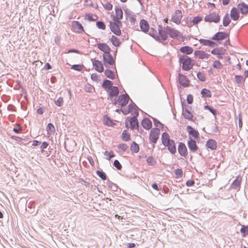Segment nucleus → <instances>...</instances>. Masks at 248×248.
I'll use <instances>...</instances> for the list:
<instances>
[{"instance_id":"c85d7f7f","label":"nucleus","mask_w":248,"mask_h":248,"mask_svg":"<svg viewBox=\"0 0 248 248\" xmlns=\"http://www.w3.org/2000/svg\"><path fill=\"white\" fill-rule=\"evenodd\" d=\"M179 50L182 53L185 54L186 55L191 54L193 52V48L187 46L181 47Z\"/></svg>"},{"instance_id":"774afa93","label":"nucleus","mask_w":248,"mask_h":248,"mask_svg":"<svg viewBox=\"0 0 248 248\" xmlns=\"http://www.w3.org/2000/svg\"><path fill=\"white\" fill-rule=\"evenodd\" d=\"M113 21L112 23H115L119 27V28L121 29V28L122 26V22L120 21L121 19H115V18H112Z\"/></svg>"},{"instance_id":"c9c22d12","label":"nucleus","mask_w":248,"mask_h":248,"mask_svg":"<svg viewBox=\"0 0 248 248\" xmlns=\"http://www.w3.org/2000/svg\"><path fill=\"white\" fill-rule=\"evenodd\" d=\"M201 93L202 97L210 98L212 96L211 91L206 88H203L202 90Z\"/></svg>"},{"instance_id":"864d4df0","label":"nucleus","mask_w":248,"mask_h":248,"mask_svg":"<svg viewBox=\"0 0 248 248\" xmlns=\"http://www.w3.org/2000/svg\"><path fill=\"white\" fill-rule=\"evenodd\" d=\"M147 163L150 166H154L156 161L152 156H149L146 160Z\"/></svg>"},{"instance_id":"72a5a7b5","label":"nucleus","mask_w":248,"mask_h":248,"mask_svg":"<svg viewBox=\"0 0 248 248\" xmlns=\"http://www.w3.org/2000/svg\"><path fill=\"white\" fill-rule=\"evenodd\" d=\"M149 35L152 37L156 41H159V37L157 35V31L155 29L151 28L149 32Z\"/></svg>"},{"instance_id":"2f4dec72","label":"nucleus","mask_w":248,"mask_h":248,"mask_svg":"<svg viewBox=\"0 0 248 248\" xmlns=\"http://www.w3.org/2000/svg\"><path fill=\"white\" fill-rule=\"evenodd\" d=\"M104 124L108 126H113L116 125V124L107 115H105L104 116Z\"/></svg>"},{"instance_id":"bf43d9fd","label":"nucleus","mask_w":248,"mask_h":248,"mask_svg":"<svg viewBox=\"0 0 248 248\" xmlns=\"http://www.w3.org/2000/svg\"><path fill=\"white\" fill-rule=\"evenodd\" d=\"M104 155L107 156V159L108 160H110L111 158L115 156V155L112 151H110L109 153L108 151H105L104 152Z\"/></svg>"},{"instance_id":"7c9ffc66","label":"nucleus","mask_w":248,"mask_h":248,"mask_svg":"<svg viewBox=\"0 0 248 248\" xmlns=\"http://www.w3.org/2000/svg\"><path fill=\"white\" fill-rule=\"evenodd\" d=\"M113 86V82L111 80L108 79H105L104 80L102 84V87L105 90H109L110 88H112Z\"/></svg>"},{"instance_id":"69168bd1","label":"nucleus","mask_w":248,"mask_h":248,"mask_svg":"<svg viewBox=\"0 0 248 248\" xmlns=\"http://www.w3.org/2000/svg\"><path fill=\"white\" fill-rule=\"evenodd\" d=\"M136 105L132 101L131 103H130L128 106V110L130 111V113L132 112L134 108H136Z\"/></svg>"},{"instance_id":"bb28decb","label":"nucleus","mask_w":248,"mask_h":248,"mask_svg":"<svg viewBox=\"0 0 248 248\" xmlns=\"http://www.w3.org/2000/svg\"><path fill=\"white\" fill-rule=\"evenodd\" d=\"M206 147L212 150H214L217 149V142L213 139H209L206 143Z\"/></svg>"},{"instance_id":"e2e57ef3","label":"nucleus","mask_w":248,"mask_h":248,"mask_svg":"<svg viewBox=\"0 0 248 248\" xmlns=\"http://www.w3.org/2000/svg\"><path fill=\"white\" fill-rule=\"evenodd\" d=\"M151 118H152V119L153 120L154 125L156 127H157L159 125H160L161 127H163V124L159 120H158L156 118H154L153 117H151Z\"/></svg>"},{"instance_id":"6e6d98bb","label":"nucleus","mask_w":248,"mask_h":248,"mask_svg":"<svg viewBox=\"0 0 248 248\" xmlns=\"http://www.w3.org/2000/svg\"><path fill=\"white\" fill-rule=\"evenodd\" d=\"M198 78L201 81L204 82L206 80L205 74L201 72H199L197 74Z\"/></svg>"},{"instance_id":"603ef678","label":"nucleus","mask_w":248,"mask_h":248,"mask_svg":"<svg viewBox=\"0 0 248 248\" xmlns=\"http://www.w3.org/2000/svg\"><path fill=\"white\" fill-rule=\"evenodd\" d=\"M234 79L237 84H240L242 82H244L245 79L243 78L241 75H235Z\"/></svg>"},{"instance_id":"423d86ee","label":"nucleus","mask_w":248,"mask_h":248,"mask_svg":"<svg viewBox=\"0 0 248 248\" xmlns=\"http://www.w3.org/2000/svg\"><path fill=\"white\" fill-rule=\"evenodd\" d=\"M103 58L104 64L106 67L107 66V64H108L110 65H113L115 64V61L112 55L110 54V52L107 54H103Z\"/></svg>"},{"instance_id":"6ab92c4d","label":"nucleus","mask_w":248,"mask_h":248,"mask_svg":"<svg viewBox=\"0 0 248 248\" xmlns=\"http://www.w3.org/2000/svg\"><path fill=\"white\" fill-rule=\"evenodd\" d=\"M237 8L240 12L243 15L248 14V4L244 2H242L237 5Z\"/></svg>"},{"instance_id":"393cba45","label":"nucleus","mask_w":248,"mask_h":248,"mask_svg":"<svg viewBox=\"0 0 248 248\" xmlns=\"http://www.w3.org/2000/svg\"><path fill=\"white\" fill-rule=\"evenodd\" d=\"M140 28L144 32H147L149 30V25L148 22L145 19H141L140 22Z\"/></svg>"},{"instance_id":"a19ab883","label":"nucleus","mask_w":248,"mask_h":248,"mask_svg":"<svg viewBox=\"0 0 248 248\" xmlns=\"http://www.w3.org/2000/svg\"><path fill=\"white\" fill-rule=\"evenodd\" d=\"M181 105L182 108V114L187 113V112H190V109L191 107L187 105L184 102L181 101Z\"/></svg>"},{"instance_id":"cd10ccee","label":"nucleus","mask_w":248,"mask_h":248,"mask_svg":"<svg viewBox=\"0 0 248 248\" xmlns=\"http://www.w3.org/2000/svg\"><path fill=\"white\" fill-rule=\"evenodd\" d=\"M115 11L116 16H114L113 18L122 19L123 17V13L121 7L116 6L115 7Z\"/></svg>"},{"instance_id":"4be33fe9","label":"nucleus","mask_w":248,"mask_h":248,"mask_svg":"<svg viewBox=\"0 0 248 248\" xmlns=\"http://www.w3.org/2000/svg\"><path fill=\"white\" fill-rule=\"evenodd\" d=\"M239 11L238 8L232 7L231 11L230 16L231 18L234 21H236L238 20L240 15H239Z\"/></svg>"},{"instance_id":"5701e85b","label":"nucleus","mask_w":248,"mask_h":248,"mask_svg":"<svg viewBox=\"0 0 248 248\" xmlns=\"http://www.w3.org/2000/svg\"><path fill=\"white\" fill-rule=\"evenodd\" d=\"M186 130L190 136L193 137L195 139H198L199 138V133L198 131L193 128L191 126L187 125L186 127Z\"/></svg>"},{"instance_id":"0e129e2a","label":"nucleus","mask_w":248,"mask_h":248,"mask_svg":"<svg viewBox=\"0 0 248 248\" xmlns=\"http://www.w3.org/2000/svg\"><path fill=\"white\" fill-rule=\"evenodd\" d=\"M190 22H191L190 21V19H189L188 17H187L186 18H184L183 20L182 21V25L183 26H186L187 25L188 26L190 27Z\"/></svg>"},{"instance_id":"37998d69","label":"nucleus","mask_w":248,"mask_h":248,"mask_svg":"<svg viewBox=\"0 0 248 248\" xmlns=\"http://www.w3.org/2000/svg\"><path fill=\"white\" fill-rule=\"evenodd\" d=\"M122 140L125 141H128L130 140V135L127 132L126 130L123 131L122 134Z\"/></svg>"},{"instance_id":"09e8293b","label":"nucleus","mask_w":248,"mask_h":248,"mask_svg":"<svg viewBox=\"0 0 248 248\" xmlns=\"http://www.w3.org/2000/svg\"><path fill=\"white\" fill-rule=\"evenodd\" d=\"M98 17L96 15H94V16H93L91 14H86L85 15V19L86 20H88L89 21H94L97 20Z\"/></svg>"},{"instance_id":"7ed1b4c3","label":"nucleus","mask_w":248,"mask_h":248,"mask_svg":"<svg viewBox=\"0 0 248 248\" xmlns=\"http://www.w3.org/2000/svg\"><path fill=\"white\" fill-rule=\"evenodd\" d=\"M160 134V130L157 127L151 129L149 134V140L151 142L155 144L156 143Z\"/></svg>"},{"instance_id":"9d476101","label":"nucleus","mask_w":248,"mask_h":248,"mask_svg":"<svg viewBox=\"0 0 248 248\" xmlns=\"http://www.w3.org/2000/svg\"><path fill=\"white\" fill-rule=\"evenodd\" d=\"M182 17V13L181 11L177 10L175 11L174 14L172 16L171 20L176 24H179Z\"/></svg>"},{"instance_id":"0eeeda50","label":"nucleus","mask_w":248,"mask_h":248,"mask_svg":"<svg viewBox=\"0 0 248 248\" xmlns=\"http://www.w3.org/2000/svg\"><path fill=\"white\" fill-rule=\"evenodd\" d=\"M178 81L179 84L183 87H187L189 85V79L181 73H179L178 75Z\"/></svg>"},{"instance_id":"9b49d317","label":"nucleus","mask_w":248,"mask_h":248,"mask_svg":"<svg viewBox=\"0 0 248 248\" xmlns=\"http://www.w3.org/2000/svg\"><path fill=\"white\" fill-rule=\"evenodd\" d=\"M164 146L167 147L168 150L172 155H174L176 153V146L174 140H171Z\"/></svg>"},{"instance_id":"8fccbe9b","label":"nucleus","mask_w":248,"mask_h":248,"mask_svg":"<svg viewBox=\"0 0 248 248\" xmlns=\"http://www.w3.org/2000/svg\"><path fill=\"white\" fill-rule=\"evenodd\" d=\"M96 174L103 180H106L107 178L106 174L102 170H97Z\"/></svg>"},{"instance_id":"ea45409f","label":"nucleus","mask_w":248,"mask_h":248,"mask_svg":"<svg viewBox=\"0 0 248 248\" xmlns=\"http://www.w3.org/2000/svg\"><path fill=\"white\" fill-rule=\"evenodd\" d=\"M130 150L132 152L137 153L139 151V146L135 141H133L130 146Z\"/></svg>"},{"instance_id":"aec40b11","label":"nucleus","mask_w":248,"mask_h":248,"mask_svg":"<svg viewBox=\"0 0 248 248\" xmlns=\"http://www.w3.org/2000/svg\"><path fill=\"white\" fill-rule=\"evenodd\" d=\"M97 47L99 50L104 52V54H107L111 51L109 46L106 43H100L97 44Z\"/></svg>"},{"instance_id":"6e6552de","label":"nucleus","mask_w":248,"mask_h":248,"mask_svg":"<svg viewBox=\"0 0 248 248\" xmlns=\"http://www.w3.org/2000/svg\"><path fill=\"white\" fill-rule=\"evenodd\" d=\"M229 34L225 32L218 31L212 37V39L213 40L219 41L226 39L228 37Z\"/></svg>"},{"instance_id":"49530a36","label":"nucleus","mask_w":248,"mask_h":248,"mask_svg":"<svg viewBox=\"0 0 248 248\" xmlns=\"http://www.w3.org/2000/svg\"><path fill=\"white\" fill-rule=\"evenodd\" d=\"M202 20V17L196 16L193 18L191 22H190V26L196 25Z\"/></svg>"},{"instance_id":"a211bd4d","label":"nucleus","mask_w":248,"mask_h":248,"mask_svg":"<svg viewBox=\"0 0 248 248\" xmlns=\"http://www.w3.org/2000/svg\"><path fill=\"white\" fill-rule=\"evenodd\" d=\"M72 27L77 33H81L84 31L82 24L79 21H72Z\"/></svg>"},{"instance_id":"ddd939ff","label":"nucleus","mask_w":248,"mask_h":248,"mask_svg":"<svg viewBox=\"0 0 248 248\" xmlns=\"http://www.w3.org/2000/svg\"><path fill=\"white\" fill-rule=\"evenodd\" d=\"M179 154L183 157H186L188 155L186 145L183 142L179 143L178 146Z\"/></svg>"},{"instance_id":"a878e982","label":"nucleus","mask_w":248,"mask_h":248,"mask_svg":"<svg viewBox=\"0 0 248 248\" xmlns=\"http://www.w3.org/2000/svg\"><path fill=\"white\" fill-rule=\"evenodd\" d=\"M141 123L143 127L146 130H149L152 128V123L148 118H144Z\"/></svg>"},{"instance_id":"4468645a","label":"nucleus","mask_w":248,"mask_h":248,"mask_svg":"<svg viewBox=\"0 0 248 248\" xmlns=\"http://www.w3.org/2000/svg\"><path fill=\"white\" fill-rule=\"evenodd\" d=\"M188 147L190 152L195 153L199 149L196 141L189 137V140L187 142Z\"/></svg>"},{"instance_id":"f03ea898","label":"nucleus","mask_w":248,"mask_h":248,"mask_svg":"<svg viewBox=\"0 0 248 248\" xmlns=\"http://www.w3.org/2000/svg\"><path fill=\"white\" fill-rule=\"evenodd\" d=\"M158 33L159 35L158 36L159 37V41H156L165 45V44L163 43L162 41H166L168 38V32L166 30V28L165 29V28L163 27L161 25H158Z\"/></svg>"},{"instance_id":"20e7f679","label":"nucleus","mask_w":248,"mask_h":248,"mask_svg":"<svg viewBox=\"0 0 248 248\" xmlns=\"http://www.w3.org/2000/svg\"><path fill=\"white\" fill-rule=\"evenodd\" d=\"M166 30L168 32V35L170 38L172 39H178L180 37L183 39L184 38V37L180 31L175 29L167 26L166 27Z\"/></svg>"},{"instance_id":"4c0bfd02","label":"nucleus","mask_w":248,"mask_h":248,"mask_svg":"<svg viewBox=\"0 0 248 248\" xmlns=\"http://www.w3.org/2000/svg\"><path fill=\"white\" fill-rule=\"evenodd\" d=\"M182 115L184 116L185 119L191 121L192 122H195V120L196 119V118H194V116L192 114V113L190 112H187V113L182 114Z\"/></svg>"},{"instance_id":"f257e3e1","label":"nucleus","mask_w":248,"mask_h":248,"mask_svg":"<svg viewBox=\"0 0 248 248\" xmlns=\"http://www.w3.org/2000/svg\"><path fill=\"white\" fill-rule=\"evenodd\" d=\"M180 63H182V68L185 71H189L192 68L193 64L191 58L186 55H182L179 58Z\"/></svg>"},{"instance_id":"39448f33","label":"nucleus","mask_w":248,"mask_h":248,"mask_svg":"<svg viewBox=\"0 0 248 248\" xmlns=\"http://www.w3.org/2000/svg\"><path fill=\"white\" fill-rule=\"evenodd\" d=\"M220 16L218 14L213 12L207 15L204 17V21L207 22L217 23L220 21Z\"/></svg>"},{"instance_id":"338daca9","label":"nucleus","mask_w":248,"mask_h":248,"mask_svg":"<svg viewBox=\"0 0 248 248\" xmlns=\"http://www.w3.org/2000/svg\"><path fill=\"white\" fill-rule=\"evenodd\" d=\"M186 101L188 104H192L193 102V96L192 94H189L187 95Z\"/></svg>"},{"instance_id":"c756f323","label":"nucleus","mask_w":248,"mask_h":248,"mask_svg":"<svg viewBox=\"0 0 248 248\" xmlns=\"http://www.w3.org/2000/svg\"><path fill=\"white\" fill-rule=\"evenodd\" d=\"M109 96L110 98L113 97L117 96L119 93V89L117 86H112V88H110L109 90Z\"/></svg>"},{"instance_id":"79ce46f5","label":"nucleus","mask_w":248,"mask_h":248,"mask_svg":"<svg viewBox=\"0 0 248 248\" xmlns=\"http://www.w3.org/2000/svg\"><path fill=\"white\" fill-rule=\"evenodd\" d=\"M204 109L208 110L214 116H216L217 113V111L216 109L208 105L204 106Z\"/></svg>"},{"instance_id":"f704fd0d","label":"nucleus","mask_w":248,"mask_h":248,"mask_svg":"<svg viewBox=\"0 0 248 248\" xmlns=\"http://www.w3.org/2000/svg\"><path fill=\"white\" fill-rule=\"evenodd\" d=\"M110 41L112 45L116 47L119 46L121 44V42L120 39L116 36L114 35H112L111 39Z\"/></svg>"},{"instance_id":"e433bc0d","label":"nucleus","mask_w":248,"mask_h":248,"mask_svg":"<svg viewBox=\"0 0 248 248\" xmlns=\"http://www.w3.org/2000/svg\"><path fill=\"white\" fill-rule=\"evenodd\" d=\"M104 74L108 78L113 80L115 79V75L114 72L109 69L105 70Z\"/></svg>"},{"instance_id":"c03bdc74","label":"nucleus","mask_w":248,"mask_h":248,"mask_svg":"<svg viewBox=\"0 0 248 248\" xmlns=\"http://www.w3.org/2000/svg\"><path fill=\"white\" fill-rule=\"evenodd\" d=\"M47 134H52L55 131V128L52 123H48L46 126Z\"/></svg>"},{"instance_id":"f3484780","label":"nucleus","mask_w":248,"mask_h":248,"mask_svg":"<svg viewBox=\"0 0 248 248\" xmlns=\"http://www.w3.org/2000/svg\"><path fill=\"white\" fill-rule=\"evenodd\" d=\"M129 124L132 130L138 129L139 127V122L136 116H132L130 118Z\"/></svg>"},{"instance_id":"58836bf2","label":"nucleus","mask_w":248,"mask_h":248,"mask_svg":"<svg viewBox=\"0 0 248 248\" xmlns=\"http://www.w3.org/2000/svg\"><path fill=\"white\" fill-rule=\"evenodd\" d=\"M231 20L230 18L229 15L228 14H226L223 18V26L224 27H227L231 23Z\"/></svg>"},{"instance_id":"b1692460","label":"nucleus","mask_w":248,"mask_h":248,"mask_svg":"<svg viewBox=\"0 0 248 248\" xmlns=\"http://www.w3.org/2000/svg\"><path fill=\"white\" fill-rule=\"evenodd\" d=\"M195 57L199 58L200 59H208L210 56V54L206 53L204 51L202 50H196L194 52Z\"/></svg>"},{"instance_id":"3c124183","label":"nucleus","mask_w":248,"mask_h":248,"mask_svg":"<svg viewBox=\"0 0 248 248\" xmlns=\"http://www.w3.org/2000/svg\"><path fill=\"white\" fill-rule=\"evenodd\" d=\"M84 67V66L83 64H73L71 66V69L80 72L82 70Z\"/></svg>"},{"instance_id":"680f3d73","label":"nucleus","mask_w":248,"mask_h":248,"mask_svg":"<svg viewBox=\"0 0 248 248\" xmlns=\"http://www.w3.org/2000/svg\"><path fill=\"white\" fill-rule=\"evenodd\" d=\"M63 98L62 97H59L57 99V100H56L55 102V104L59 107H62L63 105Z\"/></svg>"},{"instance_id":"5fc2aeb1","label":"nucleus","mask_w":248,"mask_h":248,"mask_svg":"<svg viewBox=\"0 0 248 248\" xmlns=\"http://www.w3.org/2000/svg\"><path fill=\"white\" fill-rule=\"evenodd\" d=\"M96 26L98 29L103 30H105L106 27L105 23L102 21H97L96 23Z\"/></svg>"},{"instance_id":"a18cd8bd","label":"nucleus","mask_w":248,"mask_h":248,"mask_svg":"<svg viewBox=\"0 0 248 248\" xmlns=\"http://www.w3.org/2000/svg\"><path fill=\"white\" fill-rule=\"evenodd\" d=\"M240 231L242 236L246 237L248 234V225H242Z\"/></svg>"},{"instance_id":"473e14b6","label":"nucleus","mask_w":248,"mask_h":248,"mask_svg":"<svg viewBox=\"0 0 248 248\" xmlns=\"http://www.w3.org/2000/svg\"><path fill=\"white\" fill-rule=\"evenodd\" d=\"M172 139H170V136L168 133L164 132L162 134L161 140L162 143L163 145H165L166 143L170 141Z\"/></svg>"},{"instance_id":"13d9d810","label":"nucleus","mask_w":248,"mask_h":248,"mask_svg":"<svg viewBox=\"0 0 248 248\" xmlns=\"http://www.w3.org/2000/svg\"><path fill=\"white\" fill-rule=\"evenodd\" d=\"M213 66L216 69H220L221 68L222 64L219 61L216 60L214 62Z\"/></svg>"},{"instance_id":"2eb2a0df","label":"nucleus","mask_w":248,"mask_h":248,"mask_svg":"<svg viewBox=\"0 0 248 248\" xmlns=\"http://www.w3.org/2000/svg\"><path fill=\"white\" fill-rule=\"evenodd\" d=\"M241 181L242 177L240 175L237 176L232 183L231 187L232 189L239 190L240 189Z\"/></svg>"},{"instance_id":"412c9836","label":"nucleus","mask_w":248,"mask_h":248,"mask_svg":"<svg viewBox=\"0 0 248 248\" xmlns=\"http://www.w3.org/2000/svg\"><path fill=\"white\" fill-rule=\"evenodd\" d=\"M199 42L203 46H208L211 47H214L217 46V43L211 40L200 39L199 40Z\"/></svg>"},{"instance_id":"4d7b16f0","label":"nucleus","mask_w":248,"mask_h":248,"mask_svg":"<svg viewBox=\"0 0 248 248\" xmlns=\"http://www.w3.org/2000/svg\"><path fill=\"white\" fill-rule=\"evenodd\" d=\"M174 173L175 175H176V177L181 178L182 177L183 175V170L181 169H177L174 170Z\"/></svg>"},{"instance_id":"f8f14e48","label":"nucleus","mask_w":248,"mask_h":248,"mask_svg":"<svg viewBox=\"0 0 248 248\" xmlns=\"http://www.w3.org/2000/svg\"><path fill=\"white\" fill-rule=\"evenodd\" d=\"M109 27L110 31L116 35L120 36L121 34V30L115 23L109 22Z\"/></svg>"},{"instance_id":"dca6fc26","label":"nucleus","mask_w":248,"mask_h":248,"mask_svg":"<svg viewBox=\"0 0 248 248\" xmlns=\"http://www.w3.org/2000/svg\"><path fill=\"white\" fill-rule=\"evenodd\" d=\"M93 65L94 69L99 73L104 71V67L102 62L97 60H92Z\"/></svg>"},{"instance_id":"de8ad7c7","label":"nucleus","mask_w":248,"mask_h":248,"mask_svg":"<svg viewBox=\"0 0 248 248\" xmlns=\"http://www.w3.org/2000/svg\"><path fill=\"white\" fill-rule=\"evenodd\" d=\"M102 3L106 10L110 11L112 9L113 6L109 1L104 0Z\"/></svg>"},{"instance_id":"052dcab7","label":"nucleus","mask_w":248,"mask_h":248,"mask_svg":"<svg viewBox=\"0 0 248 248\" xmlns=\"http://www.w3.org/2000/svg\"><path fill=\"white\" fill-rule=\"evenodd\" d=\"M113 166L118 170H121L122 168V166L120 163V162L116 159L113 162Z\"/></svg>"},{"instance_id":"1a4fd4ad","label":"nucleus","mask_w":248,"mask_h":248,"mask_svg":"<svg viewBox=\"0 0 248 248\" xmlns=\"http://www.w3.org/2000/svg\"><path fill=\"white\" fill-rule=\"evenodd\" d=\"M130 97L127 93L120 95L118 99L119 105L123 107L128 104Z\"/></svg>"}]
</instances>
